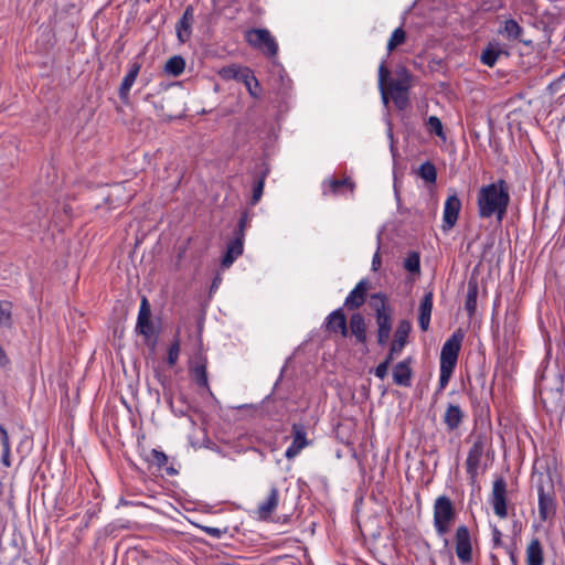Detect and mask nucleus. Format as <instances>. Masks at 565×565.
<instances>
[{"instance_id": "nucleus-2", "label": "nucleus", "mask_w": 565, "mask_h": 565, "mask_svg": "<svg viewBox=\"0 0 565 565\" xmlns=\"http://www.w3.org/2000/svg\"><path fill=\"white\" fill-rule=\"evenodd\" d=\"M457 512L454 502L447 495H439L435 499L433 507V523L438 536H445L451 529Z\"/></svg>"}, {"instance_id": "nucleus-54", "label": "nucleus", "mask_w": 565, "mask_h": 565, "mask_svg": "<svg viewBox=\"0 0 565 565\" xmlns=\"http://www.w3.org/2000/svg\"><path fill=\"white\" fill-rule=\"evenodd\" d=\"M380 265H381L380 255H379V253H375L374 256H373V259H372V268H373V270H377Z\"/></svg>"}, {"instance_id": "nucleus-55", "label": "nucleus", "mask_w": 565, "mask_h": 565, "mask_svg": "<svg viewBox=\"0 0 565 565\" xmlns=\"http://www.w3.org/2000/svg\"><path fill=\"white\" fill-rule=\"evenodd\" d=\"M507 552L509 553V556H510L511 563H512L513 565H518V557H516V555H515L514 551H513L512 548L507 547Z\"/></svg>"}, {"instance_id": "nucleus-52", "label": "nucleus", "mask_w": 565, "mask_h": 565, "mask_svg": "<svg viewBox=\"0 0 565 565\" xmlns=\"http://www.w3.org/2000/svg\"><path fill=\"white\" fill-rule=\"evenodd\" d=\"M404 348L405 344L401 343L399 341L393 340L388 351L396 356L402 353Z\"/></svg>"}, {"instance_id": "nucleus-30", "label": "nucleus", "mask_w": 565, "mask_h": 565, "mask_svg": "<svg viewBox=\"0 0 565 565\" xmlns=\"http://www.w3.org/2000/svg\"><path fill=\"white\" fill-rule=\"evenodd\" d=\"M370 306L375 311V316L387 315L393 312L392 308L388 305L387 297L383 292L372 294Z\"/></svg>"}, {"instance_id": "nucleus-33", "label": "nucleus", "mask_w": 565, "mask_h": 565, "mask_svg": "<svg viewBox=\"0 0 565 565\" xmlns=\"http://www.w3.org/2000/svg\"><path fill=\"white\" fill-rule=\"evenodd\" d=\"M0 435H1V445H2V455L1 462L4 467H10V440L7 429L3 425L0 424Z\"/></svg>"}, {"instance_id": "nucleus-50", "label": "nucleus", "mask_w": 565, "mask_h": 565, "mask_svg": "<svg viewBox=\"0 0 565 565\" xmlns=\"http://www.w3.org/2000/svg\"><path fill=\"white\" fill-rule=\"evenodd\" d=\"M492 545L494 548L502 546V533L497 526L492 529Z\"/></svg>"}, {"instance_id": "nucleus-9", "label": "nucleus", "mask_w": 565, "mask_h": 565, "mask_svg": "<svg viewBox=\"0 0 565 565\" xmlns=\"http://www.w3.org/2000/svg\"><path fill=\"white\" fill-rule=\"evenodd\" d=\"M490 503L497 516H499L500 519L507 518V482L503 478H498L494 480L492 486Z\"/></svg>"}, {"instance_id": "nucleus-23", "label": "nucleus", "mask_w": 565, "mask_h": 565, "mask_svg": "<svg viewBox=\"0 0 565 565\" xmlns=\"http://www.w3.org/2000/svg\"><path fill=\"white\" fill-rule=\"evenodd\" d=\"M555 512L554 499L552 494L546 493L544 488L539 487V515L542 521H546Z\"/></svg>"}, {"instance_id": "nucleus-29", "label": "nucleus", "mask_w": 565, "mask_h": 565, "mask_svg": "<svg viewBox=\"0 0 565 565\" xmlns=\"http://www.w3.org/2000/svg\"><path fill=\"white\" fill-rule=\"evenodd\" d=\"M191 373H192L193 380L200 387H204L207 391H210L206 364L202 359L196 361L194 363V365L191 366Z\"/></svg>"}, {"instance_id": "nucleus-42", "label": "nucleus", "mask_w": 565, "mask_h": 565, "mask_svg": "<svg viewBox=\"0 0 565 565\" xmlns=\"http://www.w3.org/2000/svg\"><path fill=\"white\" fill-rule=\"evenodd\" d=\"M12 317V305L8 301H0V326H9Z\"/></svg>"}, {"instance_id": "nucleus-46", "label": "nucleus", "mask_w": 565, "mask_h": 565, "mask_svg": "<svg viewBox=\"0 0 565 565\" xmlns=\"http://www.w3.org/2000/svg\"><path fill=\"white\" fill-rule=\"evenodd\" d=\"M264 179H259L255 184H254V188H253V195H252V200H250V203L253 205L257 204L258 201L260 200L262 195H263V191H264Z\"/></svg>"}, {"instance_id": "nucleus-48", "label": "nucleus", "mask_w": 565, "mask_h": 565, "mask_svg": "<svg viewBox=\"0 0 565 565\" xmlns=\"http://www.w3.org/2000/svg\"><path fill=\"white\" fill-rule=\"evenodd\" d=\"M203 531L212 537L221 539L225 533L226 529L213 527V526H204Z\"/></svg>"}, {"instance_id": "nucleus-38", "label": "nucleus", "mask_w": 565, "mask_h": 565, "mask_svg": "<svg viewBox=\"0 0 565 565\" xmlns=\"http://www.w3.org/2000/svg\"><path fill=\"white\" fill-rule=\"evenodd\" d=\"M406 40V32L403 28H396L393 33L391 34V38L387 42V51L388 53L394 51L397 46L403 44Z\"/></svg>"}, {"instance_id": "nucleus-19", "label": "nucleus", "mask_w": 565, "mask_h": 565, "mask_svg": "<svg viewBox=\"0 0 565 565\" xmlns=\"http://www.w3.org/2000/svg\"><path fill=\"white\" fill-rule=\"evenodd\" d=\"M375 320L377 324V343L384 347L388 343L392 332V313L376 315Z\"/></svg>"}, {"instance_id": "nucleus-26", "label": "nucleus", "mask_w": 565, "mask_h": 565, "mask_svg": "<svg viewBox=\"0 0 565 565\" xmlns=\"http://www.w3.org/2000/svg\"><path fill=\"white\" fill-rule=\"evenodd\" d=\"M504 53V50L498 42L489 43L486 49L482 51L480 61L482 64L492 67L498 62V58L501 54ZM505 54H508L505 52Z\"/></svg>"}, {"instance_id": "nucleus-41", "label": "nucleus", "mask_w": 565, "mask_h": 565, "mask_svg": "<svg viewBox=\"0 0 565 565\" xmlns=\"http://www.w3.org/2000/svg\"><path fill=\"white\" fill-rule=\"evenodd\" d=\"M454 371H455L454 369L439 366V381H438V388L435 393L436 395L441 393L446 388V386L448 385V383L452 376Z\"/></svg>"}, {"instance_id": "nucleus-15", "label": "nucleus", "mask_w": 565, "mask_h": 565, "mask_svg": "<svg viewBox=\"0 0 565 565\" xmlns=\"http://www.w3.org/2000/svg\"><path fill=\"white\" fill-rule=\"evenodd\" d=\"M411 362L412 359L407 358L393 367V381L396 385L403 387H409L412 385L413 370Z\"/></svg>"}, {"instance_id": "nucleus-8", "label": "nucleus", "mask_w": 565, "mask_h": 565, "mask_svg": "<svg viewBox=\"0 0 565 565\" xmlns=\"http://www.w3.org/2000/svg\"><path fill=\"white\" fill-rule=\"evenodd\" d=\"M456 554L461 564H469L472 561V544L469 529L460 525L455 535Z\"/></svg>"}, {"instance_id": "nucleus-49", "label": "nucleus", "mask_w": 565, "mask_h": 565, "mask_svg": "<svg viewBox=\"0 0 565 565\" xmlns=\"http://www.w3.org/2000/svg\"><path fill=\"white\" fill-rule=\"evenodd\" d=\"M388 365L387 362H381L375 369H374V375L380 379L384 380L387 375Z\"/></svg>"}, {"instance_id": "nucleus-31", "label": "nucleus", "mask_w": 565, "mask_h": 565, "mask_svg": "<svg viewBox=\"0 0 565 565\" xmlns=\"http://www.w3.org/2000/svg\"><path fill=\"white\" fill-rule=\"evenodd\" d=\"M478 285L476 281L468 282L467 296L465 301V309L471 317L477 310Z\"/></svg>"}, {"instance_id": "nucleus-12", "label": "nucleus", "mask_w": 565, "mask_h": 565, "mask_svg": "<svg viewBox=\"0 0 565 565\" xmlns=\"http://www.w3.org/2000/svg\"><path fill=\"white\" fill-rule=\"evenodd\" d=\"M140 68H141V65L139 63H137V62L132 63L130 65L128 73L124 76V78L121 81L118 94H119L120 100L125 105L130 104V89L134 86V84L138 77Z\"/></svg>"}, {"instance_id": "nucleus-44", "label": "nucleus", "mask_w": 565, "mask_h": 565, "mask_svg": "<svg viewBox=\"0 0 565 565\" xmlns=\"http://www.w3.org/2000/svg\"><path fill=\"white\" fill-rule=\"evenodd\" d=\"M404 267L409 273H419L420 259L417 253H411L404 262Z\"/></svg>"}, {"instance_id": "nucleus-56", "label": "nucleus", "mask_w": 565, "mask_h": 565, "mask_svg": "<svg viewBox=\"0 0 565 565\" xmlns=\"http://www.w3.org/2000/svg\"><path fill=\"white\" fill-rule=\"evenodd\" d=\"M221 281H222V278H221V276H220V275H217V276L213 279V281H212L211 290L217 289V288H218V286H220V284H221Z\"/></svg>"}, {"instance_id": "nucleus-27", "label": "nucleus", "mask_w": 565, "mask_h": 565, "mask_svg": "<svg viewBox=\"0 0 565 565\" xmlns=\"http://www.w3.org/2000/svg\"><path fill=\"white\" fill-rule=\"evenodd\" d=\"M192 8L188 7L177 24V34L181 42H185L191 35Z\"/></svg>"}, {"instance_id": "nucleus-59", "label": "nucleus", "mask_w": 565, "mask_h": 565, "mask_svg": "<svg viewBox=\"0 0 565 565\" xmlns=\"http://www.w3.org/2000/svg\"><path fill=\"white\" fill-rule=\"evenodd\" d=\"M177 414L181 416V415H183L184 413H183L181 409H178V413H177Z\"/></svg>"}, {"instance_id": "nucleus-16", "label": "nucleus", "mask_w": 565, "mask_h": 565, "mask_svg": "<svg viewBox=\"0 0 565 565\" xmlns=\"http://www.w3.org/2000/svg\"><path fill=\"white\" fill-rule=\"evenodd\" d=\"M244 241L233 237L226 244V250L222 257L221 266L223 269L230 268L233 263L243 254Z\"/></svg>"}, {"instance_id": "nucleus-13", "label": "nucleus", "mask_w": 565, "mask_h": 565, "mask_svg": "<svg viewBox=\"0 0 565 565\" xmlns=\"http://www.w3.org/2000/svg\"><path fill=\"white\" fill-rule=\"evenodd\" d=\"M326 329L329 332L340 333L342 337H348L349 328L347 319L341 308L333 310L324 321Z\"/></svg>"}, {"instance_id": "nucleus-35", "label": "nucleus", "mask_w": 565, "mask_h": 565, "mask_svg": "<svg viewBox=\"0 0 565 565\" xmlns=\"http://www.w3.org/2000/svg\"><path fill=\"white\" fill-rule=\"evenodd\" d=\"M411 331H412V323L408 320L403 319L397 324V328L394 332L393 340L399 341L401 343L406 345Z\"/></svg>"}, {"instance_id": "nucleus-3", "label": "nucleus", "mask_w": 565, "mask_h": 565, "mask_svg": "<svg viewBox=\"0 0 565 565\" xmlns=\"http://www.w3.org/2000/svg\"><path fill=\"white\" fill-rule=\"evenodd\" d=\"M487 449V440L483 436L479 435L475 438L471 447L469 448L466 459V472L471 486L478 482L480 472H484L487 463L483 462V456Z\"/></svg>"}, {"instance_id": "nucleus-25", "label": "nucleus", "mask_w": 565, "mask_h": 565, "mask_svg": "<svg viewBox=\"0 0 565 565\" xmlns=\"http://www.w3.org/2000/svg\"><path fill=\"white\" fill-rule=\"evenodd\" d=\"M238 82H242L245 85L253 98L258 99L260 97V84L249 67H243V74Z\"/></svg>"}, {"instance_id": "nucleus-39", "label": "nucleus", "mask_w": 565, "mask_h": 565, "mask_svg": "<svg viewBox=\"0 0 565 565\" xmlns=\"http://www.w3.org/2000/svg\"><path fill=\"white\" fill-rule=\"evenodd\" d=\"M249 223V214L247 211L242 212L237 226L233 232V237L245 241V232Z\"/></svg>"}, {"instance_id": "nucleus-43", "label": "nucleus", "mask_w": 565, "mask_h": 565, "mask_svg": "<svg viewBox=\"0 0 565 565\" xmlns=\"http://www.w3.org/2000/svg\"><path fill=\"white\" fill-rule=\"evenodd\" d=\"M395 106L404 110L409 104L408 92H390Z\"/></svg>"}, {"instance_id": "nucleus-28", "label": "nucleus", "mask_w": 565, "mask_h": 565, "mask_svg": "<svg viewBox=\"0 0 565 565\" xmlns=\"http://www.w3.org/2000/svg\"><path fill=\"white\" fill-rule=\"evenodd\" d=\"M499 33L509 41H521L523 28L514 19H509L504 22L502 29L499 30Z\"/></svg>"}, {"instance_id": "nucleus-6", "label": "nucleus", "mask_w": 565, "mask_h": 565, "mask_svg": "<svg viewBox=\"0 0 565 565\" xmlns=\"http://www.w3.org/2000/svg\"><path fill=\"white\" fill-rule=\"evenodd\" d=\"M136 330L143 335L147 343L151 342L152 347H154L157 342V331L151 321V308L146 297H142L140 301Z\"/></svg>"}, {"instance_id": "nucleus-32", "label": "nucleus", "mask_w": 565, "mask_h": 565, "mask_svg": "<svg viewBox=\"0 0 565 565\" xmlns=\"http://www.w3.org/2000/svg\"><path fill=\"white\" fill-rule=\"evenodd\" d=\"M185 68V61L180 55H174L170 57L166 65H164V72L172 76H179L183 73Z\"/></svg>"}, {"instance_id": "nucleus-34", "label": "nucleus", "mask_w": 565, "mask_h": 565, "mask_svg": "<svg viewBox=\"0 0 565 565\" xmlns=\"http://www.w3.org/2000/svg\"><path fill=\"white\" fill-rule=\"evenodd\" d=\"M418 175L427 183H435L437 180L436 167L430 161H426L420 164Z\"/></svg>"}, {"instance_id": "nucleus-58", "label": "nucleus", "mask_w": 565, "mask_h": 565, "mask_svg": "<svg viewBox=\"0 0 565 565\" xmlns=\"http://www.w3.org/2000/svg\"><path fill=\"white\" fill-rule=\"evenodd\" d=\"M177 414L181 416V415H183L184 413H183L181 409H178V413H177Z\"/></svg>"}, {"instance_id": "nucleus-1", "label": "nucleus", "mask_w": 565, "mask_h": 565, "mask_svg": "<svg viewBox=\"0 0 565 565\" xmlns=\"http://www.w3.org/2000/svg\"><path fill=\"white\" fill-rule=\"evenodd\" d=\"M510 203L509 185L500 179L497 182L483 185L478 193V213L481 218L495 217L501 222Z\"/></svg>"}, {"instance_id": "nucleus-10", "label": "nucleus", "mask_w": 565, "mask_h": 565, "mask_svg": "<svg viewBox=\"0 0 565 565\" xmlns=\"http://www.w3.org/2000/svg\"><path fill=\"white\" fill-rule=\"evenodd\" d=\"M461 211V201L456 193L449 195L444 204L443 224L444 232L450 231L457 223Z\"/></svg>"}, {"instance_id": "nucleus-37", "label": "nucleus", "mask_w": 565, "mask_h": 565, "mask_svg": "<svg viewBox=\"0 0 565 565\" xmlns=\"http://www.w3.org/2000/svg\"><path fill=\"white\" fill-rule=\"evenodd\" d=\"M390 70L386 67L385 62H382L379 66V87L382 93V97L384 103H387V95H386V85H388L390 82Z\"/></svg>"}, {"instance_id": "nucleus-60", "label": "nucleus", "mask_w": 565, "mask_h": 565, "mask_svg": "<svg viewBox=\"0 0 565 565\" xmlns=\"http://www.w3.org/2000/svg\"><path fill=\"white\" fill-rule=\"evenodd\" d=\"M563 78H565V74H563L559 79H563Z\"/></svg>"}, {"instance_id": "nucleus-40", "label": "nucleus", "mask_w": 565, "mask_h": 565, "mask_svg": "<svg viewBox=\"0 0 565 565\" xmlns=\"http://www.w3.org/2000/svg\"><path fill=\"white\" fill-rule=\"evenodd\" d=\"M427 130L430 134H435L436 136L445 139L444 127L441 120L437 116H429L426 121Z\"/></svg>"}, {"instance_id": "nucleus-11", "label": "nucleus", "mask_w": 565, "mask_h": 565, "mask_svg": "<svg viewBox=\"0 0 565 565\" xmlns=\"http://www.w3.org/2000/svg\"><path fill=\"white\" fill-rule=\"evenodd\" d=\"M355 183L350 178L328 179L322 183L323 195H344L347 192L353 193Z\"/></svg>"}, {"instance_id": "nucleus-14", "label": "nucleus", "mask_w": 565, "mask_h": 565, "mask_svg": "<svg viewBox=\"0 0 565 565\" xmlns=\"http://www.w3.org/2000/svg\"><path fill=\"white\" fill-rule=\"evenodd\" d=\"M434 294L431 290L425 292L418 308V324L422 331L429 329L433 312Z\"/></svg>"}, {"instance_id": "nucleus-21", "label": "nucleus", "mask_w": 565, "mask_h": 565, "mask_svg": "<svg viewBox=\"0 0 565 565\" xmlns=\"http://www.w3.org/2000/svg\"><path fill=\"white\" fill-rule=\"evenodd\" d=\"M279 492L278 489L273 487L265 501L259 503L257 508V515L262 520L268 519L278 505Z\"/></svg>"}, {"instance_id": "nucleus-36", "label": "nucleus", "mask_w": 565, "mask_h": 565, "mask_svg": "<svg viewBox=\"0 0 565 565\" xmlns=\"http://www.w3.org/2000/svg\"><path fill=\"white\" fill-rule=\"evenodd\" d=\"M243 67L236 64L227 65L220 70L218 75L225 81L235 79L238 82L243 74Z\"/></svg>"}, {"instance_id": "nucleus-47", "label": "nucleus", "mask_w": 565, "mask_h": 565, "mask_svg": "<svg viewBox=\"0 0 565 565\" xmlns=\"http://www.w3.org/2000/svg\"><path fill=\"white\" fill-rule=\"evenodd\" d=\"M152 461L159 467L162 468L168 463V457L164 452L153 449L151 451Z\"/></svg>"}, {"instance_id": "nucleus-18", "label": "nucleus", "mask_w": 565, "mask_h": 565, "mask_svg": "<svg viewBox=\"0 0 565 565\" xmlns=\"http://www.w3.org/2000/svg\"><path fill=\"white\" fill-rule=\"evenodd\" d=\"M366 290L367 281L365 279L360 280L347 296L344 306L349 309L360 308L365 301Z\"/></svg>"}, {"instance_id": "nucleus-7", "label": "nucleus", "mask_w": 565, "mask_h": 565, "mask_svg": "<svg viewBox=\"0 0 565 565\" xmlns=\"http://www.w3.org/2000/svg\"><path fill=\"white\" fill-rule=\"evenodd\" d=\"M292 441L285 451L287 459H294L311 443L307 438V427L303 423H294L291 425Z\"/></svg>"}, {"instance_id": "nucleus-20", "label": "nucleus", "mask_w": 565, "mask_h": 565, "mask_svg": "<svg viewBox=\"0 0 565 565\" xmlns=\"http://www.w3.org/2000/svg\"><path fill=\"white\" fill-rule=\"evenodd\" d=\"M463 417L465 414L461 407L457 404L449 403L444 415V423L447 429L452 431L461 425Z\"/></svg>"}, {"instance_id": "nucleus-17", "label": "nucleus", "mask_w": 565, "mask_h": 565, "mask_svg": "<svg viewBox=\"0 0 565 565\" xmlns=\"http://www.w3.org/2000/svg\"><path fill=\"white\" fill-rule=\"evenodd\" d=\"M413 75L406 67H398L388 82L390 92H408L412 87Z\"/></svg>"}, {"instance_id": "nucleus-53", "label": "nucleus", "mask_w": 565, "mask_h": 565, "mask_svg": "<svg viewBox=\"0 0 565 565\" xmlns=\"http://www.w3.org/2000/svg\"><path fill=\"white\" fill-rule=\"evenodd\" d=\"M8 363H9V359H8L4 350L0 345V366L3 367L6 365H8Z\"/></svg>"}, {"instance_id": "nucleus-51", "label": "nucleus", "mask_w": 565, "mask_h": 565, "mask_svg": "<svg viewBox=\"0 0 565 565\" xmlns=\"http://www.w3.org/2000/svg\"><path fill=\"white\" fill-rule=\"evenodd\" d=\"M502 1L501 0H493L492 2L488 3L487 1H483L482 9L484 11H491V10H498L502 8Z\"/></svg>"}, {"instance_id": "nucleus-57", "label": "nucleus", "mask_w": 565, "mask_h": 565, "mask_svg": "<svg viewBox=\"0 0 565 565\" xmlns=\"http://www.w3.org/2000/svg\"><path fill=\"white\" fill-rule=\"evenodd\" d=\"M395 359V355L392 354L390 351L385 358V360L383 362H387V365L390 366V364L393 362V360Z\"/></svg>"}, {"instance_id": "nucleus-45", "label": "nucleus", "mask_w": 565, "mask_h": 565, "mask_svg": "<svg viewBox=\"0 0 565 565\" xmlns=\"http://www.w3.org/2000/svg\"><path fill=\"white\" fill-rule=\"evenodd\" d=\"M180 354V340L175 339L169 347L167 362L170 366H174Z\"/></svg>"}, {"instance_id": "nucleus-4", "label": "nucleus", "mask_w": 565, "mask_h": 565, "mask_svg": "<svg viewBox=\"0 0 565 565\" xmlns=\"http://www.w3.org/2000/svg\"><path fill=\"white\" fill-rule=\"evenodd\" d=\"M245 40L268 57H275L278 53V44L267 29H250L245 33Z\"/></svg>"}, {"instance_id": "nucleus-5", "label": "nucleus", "mask_w": 565, "mask_h": 565, "mask_svg": "<svg viewBox=\"0 0 565 565\" xmlns=\"http://www.w3.org/2000/svg\"><path fill=\"white\" fill-rule=\"evenodd\" d=\"M463 337L462 330L458 329L446 340L441 348L439 366L456 369Z\"/></svg>"}, {"instance_id": "nucleus-22", "label": "nucleus", "mask_w": 565, "mask_h": 565, "mask_svg": "<svg viewBox=\"0 0 565 565\" xmlns=\"http://www.w3.org/2000/svg\"><path fill=\"white\" fill-rule=\"evenodd\" d=\"M526 565H543L544 564V551L543 546L537 537H533L525 551Z\"/></svg>"}, {"instance_id": "nucleus-24", "label": "nucleus", "mask_w": 565, "mask_h": 565, "mask_svg": "<svg viewBox=\"0 0 565 565\" xmlns=\"http://www.w3.org/2000/svg\"><path fill=\"white\" fill-rule=\"evenodd\" d=\"M350 331L355 337L356 342L366 343V323L364 317L360 313H353L350 318Z\"/></svg>"}]
</instances>
